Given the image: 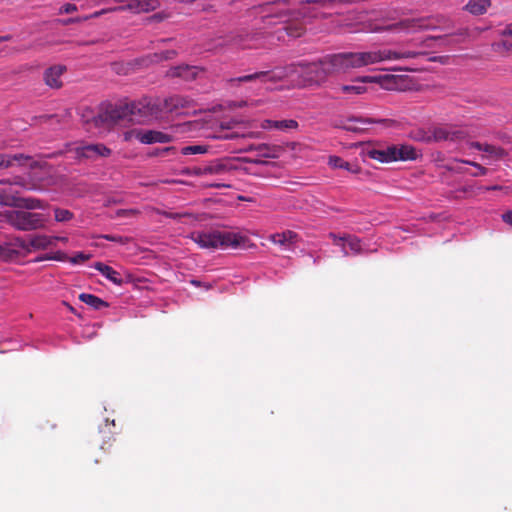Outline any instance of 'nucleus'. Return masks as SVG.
Listing matches in <instances>:
<instances>
[{
  "instance_id": "obj_30",
  "label": "nucleus",
  "mask_w": 512,
  "mask_h": 512,
  "mask_svg": "<svg viewBox=\"0 0 512 512\" xmlns=\"http://www.w3.org/2000/svg\"><path fill=\"white\" fill-rule=\"evenodd\" d=\"M328 164L332 168H335V169L339 168V169H345V170L351 171L353 173L357 172V169H354L349 162L344 161L342 158H340L338 156H330Z\"/></svg>"
},
{
  "instance_id": "obj_36",
  "label": "nucleus",
  "mask_w": 512,
  "mask_h": 512,
  "mask_svg": "<svg viewBox=\"0 0 512 512\" xmlns=\"http://www.w3.org/2000/svg\"><path fill=\"white\" fill-rule=\"evenodd\" d=\"M392 53L395 54V56L391 57L390 60H398V59H408V58H416L418 57L419 55H421L422 53L420 52H415V51H403V52H398V51H395V50H392Z\"/></svg>"
},
{
  "instance_id": "obj_33",
  "label": "nucleus",
  "mask_w": 512,
  "mask_h": 512,
  "mask_svg": "<svg viewBox=\"0 0 512 512\" xmlns=\"http://www.w3.org/2000/svg\"><path fill=\"white\" fill-rule=\"evenodd\" d=\"M208 150L205 145H189L185 146L181 149V153L183 155H191V154H204Z\"/></svg>"
},
{
  "instance_id": "obj_64",
  "label": "nucleus",
  "mask_w": 512,
  "mask_h": 512,
  "mask_svg": "<svg viewBox=\"0 0 512 512\" xmlns=\"http://www.w3.org/2000/svg\"><path fill=\"white\" fill-rule=\"evenodd\" d=\"M490 189L495 190V189H498V187L497 186H493Z\"/></svg>"
},
{
  "instance_id": "obj_31",
  "label": "nucleus",
  "mask_w": 512,
  "mask_h": 512,
  "mask_svg": "<svg viewBox=\"0 0 512 512\" xmlns=\"http://www.w3.org/2000/svg\"><path fill=\"white\" fill-rule=\"evenodd\" d=\"M455 161L475 167L477 169L476 172H468V174L471 175L472 177L485 176L488 173V169L486 167H484L474 161L458 160V159H456Z\"/></svg>"
},
{
  "instance_id": "obj_43",
  "label": "nucleus",
  "mask_w": 512,
  "mask_h": 512,
  "mask_svg": "<svg viewBox=\"0 0 512 512\" xmlns=\"http://www.w3.org/2000/svg\"><path fill=\"white\" fill-rule=\"evenodd\" d=\"M341 4H351V0H326V8L332 9L337 5Z\"/></svg>"
},
{
  "instance_id": "obj_14",
  "label": "nucleus",
  "mask_w": 512,
  "mask_h": 512,
  "mask_svg": "<svg viewBox=\"0 0 512 512\" xmlns=\"http://www.w3.org/2000/svg\"><path fill=\"white\" fill-rule=\"evenodd\" d=\"M366 155L381 163L395 162V145H379L366 150Z\"/></svg>"
},
{
  "instance_id": "obj_40",
  "label": "nucleus",
  "mask_w": 512,
  "mask_h": 512,
  "mask_svg": "<svg viewBox=\"0 0 512 512\" xmlns=\"http://www.w3.org/2000/svg\"><path fill=\"white\" fill-rule=\"evenodd\" d=\"M103 238L108 241L118 242L120 244H126L128 242L127 237L118 236V235H104Z\"/></svg>"
},
{
  "instance_id": "obj_1",
  "label": "nucleus",
  "mask_w": 512,
  "mask_h": 512,
  "mask_svg": "<svg viewBox=\"0 0 512 512\" xmlns=\"http://www.w3.org/2000/svg\"><path fill=\"white\" fill-rule=\"evenodd\" d=\"M353 57V52L326 55L319 59L318 62L293 63L284 67H276L272 70L259 71L236 78H230L228 83L232 87L238 86L240 83L252 82L254 80L277 83L294 75H298L306 81L320 82L330 74L346 72L349 69L356 68L354 66Z\"/></svg>"
},
{
  "instance_id": "obj_3",
  "label": "nucleus",
  "mask_w": 512,
  "mask_h": 512,
  "mask_svg": "<svg viewBox=\"0 0 512 512\" xmlns=\"http://www.w3.org/2000/svg\"><path fill=\"white\" fill-rule=\"evenodd\" d=\"M29 167L31 168V172L29 173V178H25L22 176H15L12 181L3 182L0 184V204L5 206L16 207L18 202V195L20 190L16 187H19L23 190L28 191H36L42 190V177H37L35 170L39 168L41 171L46 172L48 168V164L46 162L39 163L37 161H31L29 163Z\"/></svg>"
},
{
  "instance_id": "obj_15",
  "label": "nucleus",
  "mask_w": 512,
  "mask_h": 512,
  "mask_svg": "<svg viewBox=\"0 0 512 512\" xmlns=\"http://www.w3.org/2000/svg\"><path fill=\"white\" fill-rule=\"evenodd\" d=\"M135 138L143 144L168 143L172 136L155 130H135Z\"/></svg>"
},
{
  "instance_id": "obj_9",
  "label": "nucleus",
  "mask_w": 512,
  "mask_h": 512,
  "mask_svg": "<svg viewBox=\"0 0 512 512\" xmlns=\"http://www.w3.org/2000/svg\"><path fill=\"white\" fill-rule=\"evenodd\" d=\"M353 54L354 66L356 68L381 63L383 61L390 60L391 57L395 56L391 49L355 52Z\"/></svg>"
},
{
  "instance_id": "obj_6",
  "label": "nucleus",
  "mask_w": 512,
  "mask_h": 512,
  "mask_svg": "<svg viewBox=\"0 0 512 512\" xmlns=\"http://www.w3.org/2000/svg\"><path fill=\"white\" fill-rule=\"evenodd\" d=\"M3 217L12 227L21 231L40 229L46 224V217L43 214L27 210H9Z\"/></svg>"
},
{
  "instance_id": "obj_37",
  "label": "nucleus",
  "mask_w": 512,
  "mask_h": 512,
  "mask_svg": "<svg viewBox=\"0 0 512 512\" xmlns=\"http://www.w3.org/2000/svg\"><path fill=\"white\" fill-rule=\"evenodd\" d=\"M176 54L177 52L175 50H166L160 53H155L153 57L155 62H161L164 60L173 59Z\"/></svg>"
},
{
  "instance_id": "obj_51",
  "label": "nucleus",
  "mask_w": 512,
  "mask_h": 512,
  "mask_svg": "<svg viewBox=\"0 0 512 512\" xmlns=\"http://www.w3.org/2000/svg\"><path fill=\"white\" fill-rule=\"evenodd\" d=\"M374 80L373 77H370V76H364V77H361V78H358L356 79L355 81L356 82H362V83H365V82H372Z\"/></svg>"
},
{
  "instance_id": "obj_24",
  "label": "nucleus",
  "mask_w": 512,
  "mask_h": 512,
  "mask_svg": "<svg viewBox=\"0 0 512 512\" xmlns=\"http://www.w3.org/2000/svg\"><path fill=\"white\" fill-rule=\"evenodd\" d=\"M249 151H256L257 155L264 158H276L278 156V147L268 144L251 145Z\"/></svg>"
},
{
  "instance_id": "obj_32",
  "label": "nucleus",
  "mask_w": 512,
  "mask_h": 512,
  "mask_svg": "<svg viewBox=\"0 0 512 512\" xmlns=\"http://www.w3.org/2000/svg\"><path fill=\"white\" fill-rule=\"evenodd\" d=\"M484 152L494 159H502L506 156V152L503 148L491 144H485Z\"/></svg>"
},
{
  "instance_id": "obj_48",
  "label": "nucleus",
  "mask_w": 512,
  "mask_h": 512,
  "mask_svg": "<svg viewBox=\"0 0 512 512\" xmlns=\"http://www.w3.org/2000/svg\"><path fill=\"white\" fill-rule=\"evenodd\" d=\"M502 219L505 223L512 225V211H507L502 215Z\"/></svg>"
},
{
  "instance_id": "obj_16",
  "label": "nucleus",
  "mask_w": 512,
  "mask_h": 512,
  "mask_svg": "<svg viewBox=\"0 0 512 512\" xmlns=\"http://www.w3.org/2000/svg\"><path fill=\"white\" fill-rule=\"evenodd\" d=\"M269 240L281 246L285 250L293 251L295 249V245L299 240V235L291 230H286L281 233H275L269 236Z\"/></svg>"
},
{
  "instance_id": "obj_2",
  "label": "nucleus",
  "mask_w": 512,
  "mask_h": 512,
  "mask_svg": "<svg viewBox=\"0 0 512 512\" xmlns=\"http://www.w3.org/2000/svg\"><path fill=\"white\" fill-rule=\"evenodd\" d=\"M186 100L180 96H171L164 100L144 99L139 103H132L125 106H110L105 111L93 117L96 127H109L124 120L129 114L136 111L149 116H157L162 112H173L186 106Z\"/></svg>"
},
{
  "instance_id": "obj_13",
  "label": "nucleus",
  "mask_w": 512,
  "mask_h": 512,
  "mask_svg": "<svg viewBox=\"0 0 512 512\" xmlns=\"http://www.w3.org/2000/svg\"><path fill=\"white\" fill-rule=\"evenodd\" d=\"M383 123L389 127H392V126H396L397 125V122L395 120H391V119H380V120H373V119H370V118H356V117H351V118H348L344 124L342 125V128L347 130V131H351V132H361V131H364L366 129V125L368 124H371V123Z\"/></svg>"
},
{
  "instance_id": "obj_19",
  "label": "nucleus",
  "mask_w": 512,
  "mask_h": 512,
  "mask_svg": "<svg viewBox=\"0 0 512 512\" xmlns=\"http://www.w3.org/2000/svg\"><path fill=\"white\" fill-rule=\"evenodd\" d=\"M420 155L412 145H395V161H412L416 160Z\"/></svg>"
},
{
  "instance_id": "obj_8",
  "label": "nucleus",
  "mask_w": 512,
  "mask_h": 512,
  "mask_svg": "<svg viewBox=\"0 0 512 512\" xmlns=\"http://www.w3.org/2000/svg\"><path fill=\"white\" fill-rule=\"evenodd\" d=\"M465 136L466 134L463 130L445 125L431 127L428 133H424L423 137H416V140L425 143L441 141L458 142L463 140Z\"/></svg>"
},
{
  "instance_id": "obj_39",
  "label": "nucleus",
  "mask_w": 512,
  "mask_h": 512,
  "mask_svg": "<svg viewBox=\"0 0 512 512\" xmlns=\"http://www.w3.org/2000/svg\"><path fill=\"white\" fill-rule=\"evenodd\" d=\"M277 31L278 32L284 31L288 36H291V37H299L301 35L300 31L293 30L289 25H283Z\"/></svg>"
},
{
  "instance_id": "obj_23",
  "label": "nucleus",
  "mask_w": 512,
  "mask_h": 512,
  "mask_svg": "<svg viewBox=\"0 0 512 512\" xmlns=\"http://www.w3.org/2000/svg\"><path fill=\"white\" fill-rule=\"evenodd\" d=\"M264 128L269 129H277V130H291L296 129L298 127L297 121L293 119H286V120H266V125L263 126Z\"/></svg>"
},
{
  "instance_id": "obj_26",
  "label": "nucleus",
  "mask_w": 512,
  "mask_h": 512,
  "mask_svg": "<svg viewBox=\"0 0 512 512\" xmlns=\"http://www.w3.org/2000/svg\"><path fill=\"white\" fill-rule=\"evenodd\" d=\"M79 300L82 301L83 303L89 305L90 307H92L95 310H101L103 308L108 307L107 302H105L104 300H102L101 298H99L95 295L88 294V293H81L79 295Z\"/></svg>"
},
{
  "instance_id": "obj_41",
  "label": "nucleus",
  "mask_w": 512,
  "mask_h": 512,
  "mask_svg": "<svg viewBox=\"0 0 512 512\" xmlns=\"http://www.w3.org/2000/svg\"><path fill=\"white\" fill-rule=\"evenodd\" d=\"M77 10L78 8L75 4L67 3L61 6V8L59 9V14H69Z\"/></svg>"
},
{
  "instance_id": "obj_50",
  "label": "nucleus",
  "mask_w": 512,
  "mask_h": 512,
  "mask_svg": "<svg viewBox=\"0 0 512 512\" xmlns=\"http://www.w3.org/2000/svg\"><path fill=\"white\" fill-rule=\"evenodd\" d=\"M309 4H319L321 7L326 8V0H307Z\"/></svg>"
},
{
  "instance_id": "obj_22",
  "label": "nucleus",
  "mask_w": 512,
  "mask_h": 512,
  "mask_svg": "<svg viewBox=\"0 0 512 512\" xmlns=\"http://www.w3.org/2000/svg\"><path fill=\"white\" fill-rule=\"evenodd\" d=\"M31 162V157L24 154H0V169L11 167L14 162L23 165L26 162Z\"/></svg>"
},
{
  "instance_id": "obj_27",
  "label": "nucleus",
  "mask_w": 512,
  "mask_h": 512,
  "mask_svg": "<svg viewBox=\"0 0 512 512\" xmlns=\"http://www.w3.org/2000/svg\"><path fill=\"white\" fill-rule=\"evenodd\" d=\"M16 207H23L25 210H33V209H45L46 204L37 198L28 197V198H21L18 196V202Z\"/></svg>"
},
{
  "instance_id": "obj_45",
  "label": "nucleus",
  "mask_w": 512,
  "mask_h": 512,
  "mask_svg": "<svg viewBox=\"0 0 512 512\" xmlns=\"http://www.w3.org/2000/svg\"><path fill=\"white\" fill-rule=\"evenodd\" d=\"M503 35L512 37V24L509 25L503 32ZM503 45L506 49H512V42L510 43L508 40L503 42Z\"/></svg>"
},
{
  "instance_id": "obj_47",
  "label": "nucleus",
  "mask_w": 512,
  "mask_h": 512,
  "mask_svg": "<svg viewBox=\"0 0 512 512\" xmlns=\"http://www.w3.org/2000/svg\"><path fill=\"white\" fill-rule=\"evenodd\" d=\"M158 151H159V153L162 154V156H166V155H170V154H175L176 148L173 146H170V147L158 149Z\"/></svg>"
},
{
  "instance_id": "obj_10",
  "label": "nucleus",
  "mask_w": 512,
  "mask_h": 512,
  "mask_svg": "<svg viewBox=\"0 0 512 512\" xmlns=\"http://www.w3.org/2000/svg\"><path fill=\"white\" fill-rule=\"evenodd\" d=\"M70 151L74 152L75 158L78 160L91 161L108 157L111 154V150L103 144H81L71 148Z\"/></svg>"
},
{
  "instance_id": "obj_61",
  "label": "nucleus",
  "mask_w": 512,
  "mask_h": 512,
  "mask_svg": "<svg viewBox=\"0 0 512 512\" xmlns=\"http://www.w3.org/2000/svg\"><path fill=\"white\" fill-rule=\"evenodd\" d=\"M244 105H246V102L245 101H241L236 106L237 107H243Z\"/></svg>"
},
{
  "instance_id": "obj_5",
  "label": "nucleus",
  "mask_w": 512,
  "mask_h": 512,
  "mask_svg": "<svg viewBox=\"0 0 512 512\" xmlns=\"http://www.w3.org/2000/svg\"><path fill=\"white\" fill-rule=\"evenodd\" d=\"M53 239L46 235L32 236L29 241L17 238L14 242L0 245V257L5 260H13L21 254L33 249H46L51 246Z\"/></svg>"
},
{
  "instance_id": "obj_38",
  "label": "nucleus",
  "mask_w": 512,
  "mask_h": 512,
  "mask_svg": "<svg viewBox=\"0 0 512 512\" xmlns=\"http://www.w3.org/2000/svg\"><path fill=\"white\" fill-rule=\"evenodd\" d=\"M118 217H132L139 214V211L137 209H119L116 212Z\"/></svg>"
},
{
  "instance_id": "obj_28",
  "label": "nucleus",
  "mask_w": 512,
  "mask_h": 512,
  "mask_svg": "<svg viewBox=\"0 0 512 512\" xmlns=\"http://www.w3.org/2000/svg\"><path fill=\"white\" fill-rule=\"evenodd\" d=\"M108 11H111V9H102L100 11H96V12L86 15V16L71 17L68 19L58 20V22L61 23L62 25H71V24H75V23H81V22L87 21L89 19L98 18L99 16L107 13Z\"/></svg>"
},
{
  "instance_id": "obj_20",
  "label": "nucleus",
  "mask_w": 512,
  "mask_h": 512,
  "mask_svg": "<svg viewBox=\"0 0 512 512\" xmlns=\"http://www.w3.org/2000/svg\"><path fill=\"white\" fill-rule=\"evenodd\" d=\"M93 267L112 283L118 286H121L122 284L125 283V280L123 279L121 274L118 271L114 270L112 267L102 262H96Z\"/></svg>"
},
{
  "instance_id": "obj_46",
  "label": "nucleus",
  "mask_w": 512,
  "mask_h": 512,
  "mask_svg": "<svg viewBox=\"0 0 512 512\" xmlns=\"http://www.w3.org/2000/svg\"><path fill=\"white\" fill-rule=\"evenodd\" d=\"M445 168L448 171L455 172V173H468V171L461 166L446 165Z\"/></svg>"
},
{
  "instance_id": "obj_29",
  "label": "nucleus",
  "mask_w": 512,
  "mask_h": 512,
  "mask_svg": "<svg viewBox=\"0 0 512 512\" xmlns=\"http://www.w3.org/2000/svg\"><path fill=\"white\" fill-rule=\"evenodd\" d=\"M233 124H234V121L222 122L221 125H220L221 132L217 136H215V138H218V139H235V138L239 137L240 135L238 133L227 132L228 130L232 129Z\"/></svg>"
},
{
  "instance_id": "obj_18",
  "label": "nucleus",
  "mask_w": 512,
  "mask_h": 512,
  "mask_svg": "<svg viewBox=\"0 0 512 512\" xmlns=\"http://www.w3.org/2000/svg\"><path fill=\"white\" fill-rule=\"evenodd\" d=\"M329 238L332 239L334 244H339V241H345L350 249V251L355 254H362L364 252L361 244L360 238L351 234H344L343 236H339L333 232L329 233Z\"/></svg>"
},
{
  "instance_id": "obj_53",
  "label": "nucleus",
  "mask_w": 512,
  "mask_h": 512,
  "mask_svg": "<svg viewBox=\"0 0 512 512\" xmlns=\"http://www.w3.org/2000/svg\"><path fill=\"white\" fill-rule=\"evenodd\" d=\"M191 284L196 286V287H201L202 286L201 282L198 281V280H191Z\"/></svg>"
},
{
  "instance_id": "obj_52",
  "label": "nucleus",
  "mask_w": 512,
  "mask_h": 512,
  "mask_svg": "<svg viewBox=\"0 0 512 512\" xmlns=\"http://www.w3.org/2000/svg\"><path fill=\"white\" fill-rule=\"evenodd\" d=\"M161 214L168 218H173V219H176L179 217V214H177V213L162 212Z\"/></svg>"
},
{
  "instance_id": "obj_21",
  "label": "nucleus",
  "mask_w": 512,
  "mask_h": 512,
  "mask_svg": "<svg viewBox=\"0 0 512 512\" xmlns=\"http://www.w3.org/2000/svg\"><path fill=\"white\" fill-rule=\"evenodd\" d=\"M168 75L172 77H180L184 80H192L197 75V68L195 66L180 65L172 67L168 71Z\"/></svg>"
},
{
  "instance_id": "obj_62",
  "label": "nucleus",
  "mask_w": 512,
  "mask_h": 512,
  "mask_svg": "<svg viewBox=\"0 0 512 512\" xmlns=\"http://www.w3.org/2000/svg\"><path fill=\"white\" fill-rule=\"evenodd\" d=\"M460 191L464 192V193L468 192V191H470V187H463Z\"/></svg>"
},
{
  "instance_id": "obj_35",
  "label": "nucleus",
  "mask_w": 512,
  "mask_h": 512,
  "mask_svg": "<svg viewBox=\"0 0 512 512\" xmlns=\"http://www.w3.org/2000/svg\"><path fill=\"white\" fill-rule=\"evenodd\" d=\"M340 90L342 93H346V94H350V93L362 94L366 91V87H364L362 85H357V84L343 85V86H341Z\"/></svg>"
},
{
  "instance_id": "obj_63",
  "label": "nucleus",
  "mask_w": 512,
  "mask_h": 512,
  "mask_svg": "<svg viewBox=\"0 0 512 512\" xmlns=\"http://www.w3.org/2000/svg\"><path fill=\"white\" fill-rule=\"evenodd\" d=\"M203 287H205L206 289H209L210 288V285L208 284H204Z\"/></svg>"
},
{
  "instance_id": "obj_60",
  "label": "nucleus",
  "mask_w": 512,
  "mask_h": 512,
  "mask_svg": "<svg viewBox=\"0 0 512 512\" xmlns=\"http://www.w3.org/2000/svg\"><path fill=\"white\" fill-rule=\"evenodd\" d=\"M320 261V257L313 258V264H318Z\"/></svg>"
},
{
  "instance_id": "obj_34",
  "label": "nucleus",
  "mask_w": 512,
  "mask_h": 512,
  "mask_svg": "<svg viewBox=\"0 0 512 512\" xmlns=\"http://www.w3.org/2000/svg\"><path fill=\"white\" fill-rule=\"evenodd\" d=\"M54 212L57 222H67L73 218V213L67 209L56 208Z\"/></svg>"
},
{
  "instance_id": "obj_11",
  "label": "nucleus",
  "mask_w": 512,
  "mask_h": 512,
  "mask_svg": "<svg viewBox=\"0 0 512 512\" xmlns=\"http://www.w3.org/2000/svg\"><path fill=\"white\" fill-rule=\"evenodd\" d=\"M261 38L260 32L240 31L229 36L226 43L241 49H257L262 47Z\"/></svg>"
},
{
  "instance_id": "obj_42",
  "label": "nucleus",
  "mask_w": 512,
  "mask_h": 512,
  "mask_svg": "<svg viewBox=\"0 0 512 512\" xmlns=\"http://www.w3.org/2000/svg\"><path fill=\"white\" fill-rule=\"evenodd\" d=\"M222 171L221 165L206 166L201 173L203 174H218Z\"/></svg>"
},
{
  "instance_id": "obj_56",
  "label": "nucleus",
  "mask_w": 512,
  "mask_h": 512,
  "mask_svg": "<svg viewBox=\"0 0 512 512\" xmlns=\"http://www.w3.org/2000/svg\"><path fill=\"white\" fill-rule=\"evenodd\" d=\"M424 133H428V131H419L417 135L414 136V139H416V137H423Z\"/></svg>"
},
{
  "instance_id": "obj_57",
  "label": "nucleus",
  "mask_w": 512,
  "mask_h": 512,
  "mask_svg": "<svg viewBox=\"0 0 512 512\" xmlns=\"http://www.w3.org/2000/svg\"><path fill=\"white\" fill-rule=\"evenodd\" d=\"M283 16H284V15H282V14H277V15H268V17H267V18L270 20V19H272V18H274V17L282 18Z\"/></svg>"
},
{
  "instance_id": "obj_4",
  "label": "nucleus",
  "mask_w": 512,
  "mask_h": 512,
  "mask_svg": "<svg viewBox=\"0 0 512 512\" xmlns=\"http://www.w3.org/2000/svg\"><path fill=\"white\" fill-rule=\"evenodd\" d=\"M192 239L206 249L237 248L245 242V237L233 232H197L192 234Z\"/></svg>"
},
{
  "instance_id": "obj_58",
  "label": "nucleus",
  "mask_w": 512,
  "mask_h": 512,
  "mask_svg": "<svg viewBox=\"0 0 512 512\" xmlns=\"http://www.w3.org/2000/svg\"><path fill=\"white\" fill-rule=\"evenodd\" d=\"M347 243L345 241H339V244H335L336 246H339L340 248H342L343 246H345Z\"/></svg>"
},
{
  "instance_id": "obj_54",
  "label": "nucleus",
  "mask_w": 512,
  "mask_h": 512,
  "mask_svg": "<svg viewBox=\"0 0 512 512\" xmlns=\"http://www.w3.org/2000/svg\"><path fill=\"white\" fill-rule=\"evenodd\" d=\"M341 250H342V254L344 257H347L349 255V252L347 251L346 246H343L341 248Z\"/></svg>"
},
{
  "instance_id": "obj_44",
  "label": "nucleus",
  "mask_w": 512,
  "mask_h": 512,
  "mask_svg": "<svg viewBox=\"0 0 512 512\" xmlns=\"http://www.w3.org/2000/svg\"><path fill=\"white\" fill-rule=\"evenodd\" d=\"M90 258L89 255L87 254H84L82 252H79L77 253L72 259L71 261L75 264H78V263H82V262H85L86 260H88Z\"/></svg>"
},
{
  "instance_id": "obj_17",
  "label": "nucleus",
  "mask_w": 512,
  "mask_h": 512,
  "mask_svg": "<svg viewBox=\"0 0 512 512\" xmlns=\"http://www.w3.org/2000/svg\"><path fill=\"white\" fill-rule=\"evenodd\" d=\"M66 71L64 65H54L47 68L44 72L43 79L50 88L58 89L62 86L61 76Z\"/></svg>"
},
{
  "instance_id": "obj_55",
  "label": "nucleus",
  "mask_w": 512,
  "mask_h": 512,
  "mask_svg": "<svg viewBox=\"0 0 512 512\" xmlns=\"http://www.w3.org/2000/svg\"><path fill=\"white\" fill-rule=\"evenodd\" d=\"M11 39V36L10 35H6V36H0V42L2 41H8Z\"/></svg>"
},
{
  "instance_id": "obj_25",
  "label": "nucleus",
  "mask_w": 512,
  "mask_h": 512,
  "mask_svg": "<svg viewBox=\"0 0 512 512\" xmlns=\"http://www.w3.org/2000/svg\"><path fill=\"white\" fill-rule=\"evenodd\" d=\"M490 4V0H469L465 9L473 15H482Z\"/></svg>"
},
{
  "instance_id": "obj_49",
  "label": "nucleus",
  "mask_w": 512,
  "mask_h": 512,
  "mask_svg": "<svg viewBox=\"0 0 512 512\" xmlns=\"http://www.w3.org/2000/svg\"><path fill=\"white\" fill-rule=\"evenodd\" d=\"M469 145L471 148H474V149H477L480 151H484L485 144L475 141V142H471Z\"/></svg>"
},
{
  "instance_id": "obj_7",
  "label": "nucleus",
  "mask_w": 512,
  "mask_h": 512,
  "mask_svg": "<svg viewBox=\"0 0 512 512\" xmlns=\"http://www.w3.org/2000/svg\"><path fill=\"white\" fill-rule=\"evenodd\" d=\"M435 26L429 23L427 18H411L403 19L399 22L389 25H375L371 28L372 32H392V33H415L420 30L434 29Z\"/></svg>"
},
{
  "instance_id": "obj_59",
  "label": "nucleus",
  "mask_w": 512,
  "mask_h": 512,
  "mask_svg": "<svg viewBox=\"0 0 512 512\" xmlns=\"http://www.w3.org/2000/svg\"><path fill=\"white\" fill-rule=\"evenodd\" d=\"M158 149L159 148L155 149V151L152 153V155H154V156H162V154L159 153Z\"/></svg>"
},
{
  "instance_id": "obj_12",
  "label": "nucleus",
  "mask_w": 512,
  "mask_h": 512,
  "mask_svg": "<svg viewBox=\"0 0 512 512\" xmlns=\"http://www.w3.org/2000/svg\"><path fill=\"white\" fill-rule=\"evenodd\" d=\"M119 4L118 9L129 10L133 13L149 12L155 10L159 2L158 0H113Z\"/></svg>"
}]
</instances>
